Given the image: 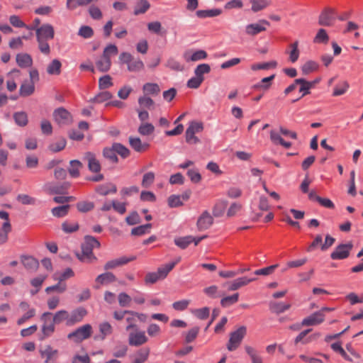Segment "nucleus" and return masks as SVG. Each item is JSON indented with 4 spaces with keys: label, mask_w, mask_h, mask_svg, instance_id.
<instances>
[{
    "label": "nucleus",
    "mask_w": 363,
    "mask_h": 363,
    "mask_svg": "<svg viewBox=\"0 0 363 363\" xmlns=\"http://www.w3.org/2000/svg\"><path fill=\"white\" fill-rule=\"evenodd\" d=\"M16 60L17 65L21 68L30 67L33 65V59L31 56L27 53L17 54Z\"/></svg>",
    "instance_id": "obj_22"
},
{
    "label": "nucleus",
    "mask_w": 363,
    "mask_h": 363,
    "mask_svg": "<svg viewBox=\"0 0 363 363\" xmlns=\"http://www.w3.org/2000/svg\"><path fill=\"white\" fill-rule=\"evenodd\" d=\"M324 319L325 316L322 311H318L305 318L302 320L301 325L310 326L319 325L324 321Z\"/></svg>",
    "instance_id": "obj_18"
},
{
    "label": "nucleus",
    "mask_w": 363,
    "mask_h": 363,
    "mask_svg": "<svg viewBox=\"0 0 363 363\" xmlns=\"http://www.w3.org/2000/svg\"><path fill=\"white\" fill-rule=\"evenodd\" d=\"M352 247L353 244L352 242L338 245L331 253L330 257L334 260L345 259L349 257Z\"/></svg>",
    "instance_id": "obj_7"
},
{
    "label": "nucleus",
    "mask_w": 363,
    "mask_h": 363,
    "mask_svg": "<svg viewBox=\"0 0 363 363\" xmlns=\"http://www.w3.org/2000/svg\"><path fill=\"white\" fill-rule=\"evenodd\" d=\"M69 167L68 172L71 177H78L79 176V169L82 167V164L80 161L74 160H71L69 162Z\"/></svg>",
    "instance_id": "obj_38"
},
{
    "label": "nucleus",
    "mask_w": 363,
    "mask_h": 363,
    "mask_svg": "<svg viewBox=\"0 0 363 363\" xmlns=\"http://www.w3.org/2000/svg\"><path fill=\"white\" fill-rule=\"evenodd\" d=\"M270 26V23L264 19H261L257 23H250L245 27V33L250 36H255L264 32Z\"/></svg>",
    "instance_id": "obj_8"
},
{
    "label": "nucleus",
    "mask_w": 363,
    "mask_h": 363,
    "mask_svg": "<svg viewBox=\"0 0 363 363\" xmlns=\"http://www.w3.org/2000/svg\"><path fill=\"white\" fill-rule=\"evenodd\" d=\"M83 160L87 162L88 168L91 172L98 173L101 171V164L94 153L91 152H85Z\"/></svg>",
    "instance_id": "obj_12"
},
{
    "label": "nucleus",
    "mask_w": 363,
    "mask_h": 363,
    "mask_svg": "<svg viewBox=\"0 0 363 363\" xmlns=\"http://www.w3.org/2000/svg\"><path fill=\"white\" fill-rule=\"evenodd\" d=\"M116 281V277L111 272H106L98 275L95 279L94 288L98 289L102 285L108 284Z\"/></svg>",
    "instance_id": "obj_16"
},
{
    "label": "nucleus",
    "mask_w": 363,
    "mask_h": 363,
    "mask_svg": "<svg viewBox=\"0 0 363 363\" xmlns=\"http://www.w3.org/2000/svg\"><path fill=\"white\" fill-rule=\"evenodd\" d=\"M99 332L101 335V340L105 339L108 335H110L113 333V328L108 322H103L99 325Z\"/></svg>",
    "instance_id": "obj_48"
},
{
    "label": "nucleus",
    "mask_w": 363,
    "mask_h": 363,
    "mask_svg": "<svg viewBox=\"0 0 363 363\" xmlns=\"http://www.w3.org/2000/svg\"><path fill=\"white\" fill-rule=\"evenodd\" d=\"M138 104L142 108H147L149 109L154 108L155 102L154 101L146 96H140L138 99Z\"/></svg>",
    "instance_id": "obj_61"
},
{
    "label": "nucleus",
    "mask_w": 363,
    "mask_h": 363,
    "mask_svg": "<svg viewBox=\"0 0 363 363\" xmlns=\"http://www.w3.org/2000/svg\"><path fill=\"white\" fill-rule=\"evenodd\" d=\"M211 71L210 65L208 64L199 65L194 69L195 75L199 77H203V74H208Z\"/></svg>",
    "instance_id": "obj_64"
},
{
    "label": "nucleus",
    "mask_w": 363,
    "mask_h": 363,
    "mask_svg": "<svg viewBox=\"0 0 363 363\" xmlns=\"http://www.w3.org/2000/svg\"><path fill=\"white\" fill-rule=\"evenodd\" d=\"M13 119L19 126H26L28 124V115L24 111L16 112L13 114Z\"/></svg>",
    "instance_id": "obj_44"
},
{
    "label": "nucleus",
    "mask_w": 363,
    "mask_h": 363,
    "mask_svg": "<svg viewBox=\"0 0 363 363\" xmlns=\"http://www.w3.org/2000/svg\"><path fill=\"white\" fill-rule=\"evenodd\" d=\"M245 350L250 357L252 363H263V360L259 352L255 348L250 345H245Z\"/></svg>",
    "instance_id": "obj_24"
},
{
    "label": "nucleus",
    "mask_w": 363,
    "mask_h": 363,
    "mask_svg": "<svg viewBox=\"0 0 363 363\" xmlns=\"http://www.w3.org/2000/svg\"><path fill=\"white\" fill-rule=\"evenodd\" d=\"M53 117L59 125L67 124L71 119L69 113L63 108L56 109L53 113Z\"/></svg>",
    "instance_id": "obj_19"
},
{
    "label": "nucleus",
    "mask_w": 363,
    "mask_h": 363,
    "mask_svg": "<svg viewBox=\"0 0 363 363\" xmlns=\"http://www.w3.org/2000/svg\"><path fill=\"white\" fill-rule=\"evenodd\" d=\"M11 231L10 222H4L0 228V244H4L8 240L9 233Z\"/></svg>",
    "instance_id": "obj_35"
},
{
    "label": "nucleus",
    "mask_w": 363,
    "mask_h": 363,
    "mask_svg": "<svg viewBox=\"0 0 363 363\" xmlns=\"http://www.w3.org/2000/svg\"><path fill=\"white\" fill-rule=\"evenodd\" d=\"M93 330L90 324H85L67 335V338L79 343L91 337Z\"/></svg>",
    "instance_id": "obj_4"
},
{
    "label": "nucleus",
    "mask_w": 363,
    "mask_h": 363,
    "mask_svg": "<svg viewBox=\"0 0 363 363\" xmlns=\"http://www.w3.org/2000/svg\"><path fill=\"white\" fill-rule=\"evenodd\" d=\"M207 56V52L203 50H196L195 52H193L191 50H188L183 53V58L187 62L204 60Z\"/></svg>",
    "instance_id": "obj_17"
},
{
    "label": "nucleus",
    "mask_w": 363,
    "mask_h": 363,
    "mask_svg": "<svg viewBox=\"0 0 363 363\" xmlns=\"http://www.w3.org/2000/svg\"><path fill=\"white\" fill-rule=\"evenodd\" d=\"M213 217L208 211H204L197 220V227L199 230L208 229L213 223Z\"/></svg>",
    "instance_id": "obj_21"
},
{
    "label": "nucleus",
    "mask_w": 363,
    "mask_h": 363,
    "mask_svg": "<svg viewBox=\"0 0 363 363\" xmlns=\"http://www.w3.org/2000/svg\"><path fill=\"white\" fill-rule=\"evenodd\" d=\"M193 236L188 235L180 237L174 240V243L177 246L182 249L186 248L191 242H193Z\"/></svg>",
    "instance_id": "obj_46"
},
{
    "label": "nucleus",
    "mask_w": 363,
    "mask_h": 363,
    "mask_svg": "<svg viewBox=\"0 0 363 363\" xmlns=\"http://www.w3.org/2000/svg\"><path fill=\"white\" fill-rule=\"evenodd\" d=\"M277 65V62L276 61H271L264 63H257L252 65L251 69L253 71H257L259 69H269L270 68H275Z\"/></svg>",
    "instance_id": "obj_52"
},
{
    "label": "nucleus",
    "mask_w": 363,
    "mask_h": 363,
    "mask_svg": "<svg viewBox=\"0 0 363 363\" xmlns=\"http://www.w3.org/2000/svg\"><path fill=\"white\" fill-rule=\"evenodd\" d=\"M37 40H52L54 38L55 31L52 26L50 24H43L35 30Z\"/></svg>",
    "instance_id": "obj_10"
},
{
    "label": "nucleus",
    "mask_w": 363,
    "mask_h": 363,
    "mask_svg": "<svg viewBox=\"0 0 363 363\" xmlns=\"http://www.w3.org/2000/svg\"><path fill=\"white\" fill-rule=\"evenodd\" d=\"M74 276V272L71 268H67L64 272H55L53 274V279L54 280L58 281L59 282H62L65 281L66 279H68L69 278H72Z\"/></svg>",
    "instance_id": "obj_31"
},
{
    "label": "nucleus",
    "mask_w": 363,
    "mask_h": 363,
    "mask_svg": "<svg viewBox=\"0 0 363 363\" xmlns=\"http://www.w3.org/2000/svg\"><path fill=\"white\" fill-rule=\"evenodd\" d=\"M291 305L282 302H273L270 303V309L276 313H283L289 309Z\"/></svg>",
    "instance_id": "obj_41"
},
{
    "label": "nucleus",
    "mask_w": 363,
    "mask_h": 363,
    "mask_svg": "<svg viewBox=\"0 0 363 363\" xmlns=\"http://www.w3.org/2000/svg\"><path fill=\"white\" fill-rule=\"evenodd\" d=\"M252 5L251 9L253 12L260 11L268 7L271 2L269 0H250Z\"/></svg>",
    "instance_id": "obj_33"
},
{
    "label": "nucleus",
    "mask_w": 363,
    "mask_h": 363,
    "mask_svg": "<svg viewBox=\"0 0 363 363\" xmlns=\"http://www.w3.org/2000/svg\"><path fill=\"white\" fill-rule=\"evenodd\" d=\"M289 47L290 50L286 51V52L289 55V60L291 62L294 63L298 60L300 55V51L298 50V41L296 40L293 43L290 44Z\"/></svg>",
    "instance_id": "obj_27"
},
{
    "label": "nucleus",
    "mask_w": 363,
    "mask_h": 363,
    "mask_svg": "<svg viewBox=\"0 0 363 363\" xmlns=\"http://www.w3.org/2000/svg\"><path fill=\"white\" fill-rule=\"evenodd\" d=\"M40 354L42 358L45 359V363H55L58 351L50 345H46L40 350Z\"/></svg>",
    "instance_id": "obj_14"
},
{
    "label": "nucleus",
    "mask_w": 363,
    "mask_h": 363,
    "mask_svg": "<svg viewBox=\"0 0 363 363\" xmlns=\"http://www.w3.org/2000/svg\"><path fill=\"white\" fill-rule=\"evenodd\" d=\"M150 349L144 347L139 350L134 356L133 363H144L148 358Z\"/></svg>",
    "instance_id": "obj_32"
},
{
    "label": "nucleus",
    "mask_w": 363,
    "mask_h": 363,
    "mask_svg": "<svg viewBox=\"0 0 363 363\" xmlns=\"http://www.w3.org/2000/svg\"><path fill=\"white\" fill-rule=\"evenodd\" d=\"M152 228L151 223L142 225L131 230V235L134 236H141L150 232Z\"/></svg>",
    "instance_id": "obj_43"
},
{
    "label": "nucleus",
    "mask_w": 363,
    "mask_h": 363,
    "mask_svg": "<svg viewBox=\"0 0 363 363\" xmlns=\"http://www.w3.org/2000/svg\"><path fill=\"white\" fill-rule=\"evenodd\" d=\"M66 146V140L64 138H60L57 141L51 143L48 148L53 152H57L62 150Z\"/></svg>",
    "instance_id": "obj_55"
},
{
    "label": "nucleus",
    "mask_w": 363,
    "mask_h": 363,
    "mask_svg": "<svg viewBox=\"0 0 363 363\" xmlns=\"http://www.w3.org/2000/svg\"><path fill=\"white\" fill-rule=\"evenodd\" d=\"M21 262L28 270L35 271L38 268V261L31 256H22Z\"/></svg>",
    "instance_id": "obj_25"
},
{
    "label": "nucleus",
    "mask_w": 363,
    "mask_h": 363,
    "mask_svg": "<svg viewBox=\"0 0 363 363\" xmlns=\"http://www.w3.org/2000/svg\"><path fill=\"white\" fill-rule=\"evenodd\" d=\"M335 10L328 7L324 9L318 17V24L322 26H332L335 20Z\"/></svg>",
    "instance_id": "obj_9"
},
{
    "label": "nucleus",
    "mask_w": 363,
    "mask_h": 363,
    "mask_svg": "<svg viewBox=\"0 0 363 363\" xmlns=\"http://www.w3.org/2000/svg\"><path fill=\"white\" fill-rule=\"evenodd\" d=\"M103 155L104 157L108 159L112 162H118V157L116 156V152L113 148V145H112L111 147L104 148L103 150Z\"/></svg>",
    "instance_id": "obj_59"
},
{
    "label": "nucleus",
    "mask_w": 363,
    "mask_h": 363,
    "mask_svg": "<svg viewBox=\"0 0 363 363\" xmlns=\"http://www.w3.org/2000/svg\"><path fill=\"white\" fill-rule=\"evenodd\" d=\"M69 319V312L66 310H60L57 311L52 316V321L55 324H60L63 321H66L67 325Z\"/></svg>",
    "instance_id": "obj_34"
},
{
    "label": "nucleus",
    "mask_w": 363,
    "mask_h": 363,
    "mask_svg": "<svg viewBox=\"0 0 363 363\" xmlns=\"http://www.w3.org/2000/svg\"><path fill=\"white\" fill-rule=\"evenodd\" d=\"M301 69L303 74H308L318 69V64L315 61L308 60L301 66Z\"/></svg>",
    "instance_id": "obj_42"
},
{
    "label": "nucleus",
    "mask_w": 363,
    "mask_h": 363,
    "mask_svg": "<svg viewBox=\"0 0 363 363\" xmlns=\"http://www.w3.org/2000/svg\"><path fill=\"white\" fill-rule=\"evenodd\" d=\"M129 143L131 147L138 152L145 150L149 146L147 143H143L139 138L130 137Z\"/></svg>",
    "instance_id": "obj_28"
},
{
    "label": "nucleus",
    "mask_w": 363,
    "mask_h": 363,
    "mask_svg": "<svg viewBox=\"0 0 363 363\" xmlns=\"http://www.w3.org/2000/svg\"><path fill=\"white\" fill-rule=\"evenodd\" d=\"M155 174L152 172H148L144 174L141 182V185L144 188H149L155 182Z\"/></svg>",
    "instance_id": "obj_50"
},
{
    "label": "nucleus",
    "mask_w": 363,
    "mask_h": 363,
    "mask_svg": "<svg viewBox=\"0 0 363 363\" xmlns=\"http://www.w3.org/2000/svg\"><path fill=\"white\" fill-rule=\"evenodd\" d=\"M118 50L116 45L113 44L108 45L104 50L102 56L96 61V66L99 71L101 72H108L111 66V57L116 55Z\"/></svg>",
    "instance_id": "obj_2"
},
{
    "label": "nucleus",
    "mask_w": 363,
    "mask_h": 363,
    "mask_svg": "<svg viewBox=\"0 0 363 363\" xmlns=\"http://www.w3.org/2000/svg\"><path fill=\"white\" fill-rule=\"evenodd\" d=\"M311 331V329H307L306 330L302 331L299 333V335L296 337L295 339V343L297 344L299 342H303L304 344H307L312 341L313 340L316 339L318 337L320 336L319 334H313L308 337V338L304 340V337L306 336V335Z\"/></svg>",
    "instance_id": "obj_37"
},
{
    "label": "nucleus",
    "mask_w": 363,
    "mask_h": 363,
    "mask_svg": "<svg viewBox=\"0 0 363 363\" xmlns=\"http://www.w3.org/2000/svg\"><path fill=\"white\" fill-rule=\"evenodd\" d=\"M135 259H136L135 256L121 257L119 258L111 259L106 262L104 266V269L106 271L113 269L117 267L123 266L130 262L134 261Z\"/></svg>",
    "instance_id": "obj_11"
},
{
    "label": "nucleus",
    "mask_w": 363,
    "mask_h": 363,
    "mask_svg": "<svg viewBox=\"0 0 363 363\" xmlns=\"http://www.w3.org/2000/svg\"><path fill=\"white\" fill-rule=\"evenodd\" d=\"M113 148L116 153L120 155L123 158H126L130 155V150L121 143H113Z\"/></svg>",
    "instance_id": "obj_62"
},
{
    "label": "nucleus",
    "mask_w": 363,
    "mask_h": 363,
    "mask_svg": "<svg viewBox=\"0 0 363 363\" xmlns=\"http://www.w3.org/2000/svg\"><path fill=\"white\" fill-rule=\"evenodd\" d=\"M52 315V314L50 312H45L40 316V320L43 322L41 328L42 334L39 337L40 340L50 337L55 332V324L52 320H50Z\"/></svg>",
    "instance_id": "obj_6"
},
{
    "label": "nucleus",
    "mask_w": 363,
    "mask_h": 363,
    "mask_svg": "<svg viewBox=\"0 0 363 363\" xmlns=\"http://www.w3.org/2000/svg\"><path fill=\"white\" fill-rule=\"evenodd\" d=\"M147 340L144 331H136L129 334L128 343L131 346H140L146 343Z\"/></svg>",
    "instance_id": "obj_15"
},
{
    "label": "nucleus",
    "mask_w": 363,
    "mask_h": 363,
    "mask_svg": "<svg viewBox=\"0 0 363 363\" xmlns=\"http://www.w3.org/2000/svg\"><path fill=\"white\" fill-rule=\"evenodd\" d=\"M203 130V123L196 121L190 122L185 133L186 143L191 145L199 143L200 140L195 136V134L201 132Z\"/></svg>",
    "instance_id": "obj_5"
},
{
    "label": "nucleus",
    "mask_w": 363,
    "mask_h": 363,
    "mask_svg": "<svg viewBox=\"0 0 363 363\" xmlns=\"http://www.w3.org/2000/svg\"><path fill=\"white\" fill-rule=\"evenodd\" d=\"M329 40V36L326 32V30L323 28H320L318 30L317 34L315 35L313 43H328Z\"/></svg>",
    "instance_id": "obj_49"
},
{
    "label": "nucleus",
    "mask_w": 363,
    "mask_h": 363,
    "mask_svg": "<svg viewBox=\"0 0 363 363\" xmlns=\"http://www.w3.org/2000/svg\"><path fill=\"white\" fill-rule=\"evenodd\" d=\"M246 333L247 328L243 325L239 327L235 331L230 333L229 340L226 345L228 350L230 352L236 350L240 347Z\"/></svg>",
    "instance_id": "obj_3"
},
{
    "label": "nucleus",
    "mask_w": 363,
    "mask_h": 363,
    "mask_svg": "<svg viewBox=\"0 0 363 363\" xmlns=\"http://www.w3.org/2000/svg\"><path fill=\"white\" fill-rule=\"evenodd\" d=\"M145 95H157L160 92V88L156 83H146L143 86Z\"/></svg>",
    "instance_id": "obj_36"
},
{
    "label": "nucleus",
    "mask_w": 363,
    "mask_h": 363,
    "mask_svg": "<svg viewBox=\"0 0 363 363\" xmlns=\"http://www.w3.org/2000/svg\"><path fill=\"white\" fill-rule=\"evenodd\" d=\"M100 242L93 236L86 235L82 245V252L77 253V258L82 262L93 263L97 258L93 253V249L99 248Z\"/></svg>",
    "instance_id": "obj_1"
},
{
    "label": "nucleus",
    "mask_w": 363,
    "mask_h": 363,
    "mask_svg": "<svg viewBox=\"0 0 363 363\" xmlns=\"http://www.w3.org/2000/svg\"><path fill=\"white\" fill-rule=\"evenodd\" d=\"M275 78V74L263 78L259 83L255 84V87L258 89L267 90L271 86L272 81Z\"/></svg>",
    "instance_id": "obj_54"
},
{
    "label": "nucleus",
    "mask_w": 363,
    "mask_h": 363,
    "mask_svg": "<svg viewBox=\"0 0 363 363\" xmlns=\"http://www.w3.org/2000/svg\"><path fill=\"white\" fill-rule=\"evenodd\" d=\"M35 84L30 82H24L20 86L19 94L21 96H28L33 94Z\"/></svg>",
    "instance_id": "obj_29"
},
{
    "label": "nucleus",
    "mask_w": 363,
    "mask_h": 363,
    "mask_svg": "<svg viewBox=\"0 0 363 363\" xmlns=\"http://www.w3.org/2000/svg\"><path fill=\"white\" fill-rule=\"evenodd\" d=\"M296 83L299 84V91L302 93V96L310 94V89H312V85L308 81L303 78L296 79Z\"/></svg>",
    "instance_id": "obj_40"
},
{
    "label": "nucleus",
    "mask_w": 363,
    "mask_h": 363,
    "mask_svg": "<svg viewBox=\"0 0 363 363\" xmlns=\"http://www.w3.org/2000/svg\"><path fill=\"white\" fill-rule=\"evenodd\" d=\"M69 208L70 206L68 204L53 208L52 209V214L57 218L64 217L68 213Z\"/></svg>",
    "instance_id": "obj_51"
},
{
    "label": "nucleus",
    "mask_w": 363,
    "mask_h": 363,
    "mask_svg": "<svg viewBox=\"0 0 363 363\" xmlns=\"http://www.w3.org/2000/svg\"><path fill=\"white\" fill-rule=\"evenodd\" d=\"M10 23L16 28H26L28 30H33L35 29L34 27H30L27 25H26L18 16L13 15L11 16L9 18Z\"/></svg>",
    "instance_id": "obj_56"
},
{
    "label": "nucleus",
    "mask_w": 363,
    "mask_h": 363,
    "mask_svg": "<svg viewBox=\"0 0 363 363\" xmlns=\"http://www.w3.org/2000/svg\"><path fill=\"white\" fill-rule=\"evenodd\" d=\"M86 314L87 311L83 307H79L73 310L70 313H69L67 326H72L78 323H80L86 315Z\"/></svg>",
    "instance_id": "obj_13"
},
{
    "label": "nucleus",
    "mask_w": 363,
    "mask_h": 363,
    "mask_svg": "<svg viewBox=\"0 0 363 363\" xmlns=\"http://www.w3.org/2000/svg\"><path fill=\"white\" fill-rule=\"evenodd\" d=\"M150 7V4L147 0H138L134 8V14L139 15L145 13Z\"/></svg>",
    "instance_id": "obj_39"
},
{
    "label": "nucleus",
    "mask_w": 363,
    "mask_h": 363,
    "mask_svg": "<svg viewBox=\"0 0 363 363\" xmlns=\"http://www.w3.org/2000/svg\"><path fill=\"white\" fill-rule=\"evenodd\" d=\"M166 66L174 70V71H177V72H182L184 70V65H182L179 61H177L176 59L174 58H169L167 61V64H166Z\"/></svg>",
    "instance_id": "obj_60"
},
{
    "label": "nucleus",
    "mask_w": 363,
    "mask_h": 363,
    "mask_svg": "<svg viewBox=\"0 0 363 363\" xmlns=\"http://www.w3.org/2000/svg\"><path fill=\"white\" fill-rule=\"evenodd\" d=\"M228 202L226 201H219L217 202L213 209V214L216 217L222 216L227 207Z\"/></svg>",
    "instance_id": "obj_53"
},
{
    "label": "nucleus",
    "mask_w": 363,
    "mask_h": 363,
    "mask_svg": "<svg viewBox=\"0 0 363 363\" xmlns=\"http://www.w3.org/2000/svg\"><path fill=\"white\" fill-rule=\"evenodd\" d=\"M257 279V278H247L246 277H242L238 278L228 284V289L229 291H236L240 288L247 285L252 281H254Z\"/></svg>",
    "instance_id": "obj_20"
},
{
    "label": "nucleus",
    "mask_w": 363,
    "mask_h": 363,
    "mask_svg": "<svg viewBox=\"0 0 363 363\" xmlns=\"http://www.w3.org/2000/svg\"><path fill=\"white\" fill-rule=\"evenodd\" d=\"M96 192L102 196H106L109 194H115L117 191V188L113 184H106L99 186Z\"/></svg>",
    "instance_id": "obj_30"
},
{
    "label": "nucleus",
    "mask_w": 363,
    "mask_h": 363,
    "mask_svg": "<svg viewBox=\"0 0 363 363\" xmlns=\"http://www.w3.org/2000/svg\"><path fill=\"white\" fill-rule=\"evenodd\" d=\"M77 210L81 213L91 211L94 208V203L92 201H81L76 204Z\"/></svg>",
    "instance_id": "obj_47"
},
{
    "label": "nucleus",
    "mask_w": 363,
    "mask_h": 363,
    "mask_svg": "<svg viewBox=\"0 0 363 363\" xmlns=\"http://www.w3.org/2000/svg\"><path fill=\"white\" fill-rule=\"evenodd\" d=\"M62 63L58 59H53L47 65L46 72L50 75H59L61 73Z\"/></svg>",
    "instance_id": "obj_23"
},
{
    "label": "nucleus",
    "mask_w": 363,
    "mask_h": 363,
    "mask_svg": "<svg viewBox=\"0 0 363 363\" xmlns=\"http://www.w3.org/2000/svg\"><path fill=\"white\" fill-rule=\"evenodd\" d=\"M113 86L112 78L109 75H104L99 79L100 89H106Z\"/></svg>",
    "instance_id": "obj_63"
},
{
    "label": "nucleus",
    "mask_w": 363,
    "mask_h": 363,
    "mask_svg": "<svg viewBox=\"0 0 363 363\" xmlns=\"http://www.w3.org/2000/svg\"><path fill=\"white\" fill-rule=\"evenodd\" d=\"M222 10L220 9H213L208 10H199L196 12V15L199 18H212L220 16Z\"/></svg>",
    "instance_id": "obj_26"
},
{
    "label": "nucleus",
    "mask_w": 363,
    "mask_h": 363,
    "mask_svg": "<svg viewBox=\"0 0 363 363\" xmlns=\"http://www.w3.org/2000/svg\"><path fill=\"white\" fill-rule=\"evenodd\" d=\"M239 294L236 293L231 296L223 297L220 300V305L224 308H228L238 301Z\"/></svg>",
    "instance_id": "obj_45"
},
{
    "label": "nucleus",
    "mask_w": 363,
    "mask_h": 363,
    "mask_svg": "<svg viewBox=\"0 0 363 363\" xmlns=\"http://www.w3.org/2000/svg\"><path fill=\"white\" fill-rule=\"evenodd\" d=\"M348 89L349 84L346 81L342 82L341 83L335 86V87L334 88L333 95L334 96L343 95L347 91Z\"/></svg>",
    "instance_id": "obj_57"
},
{
    "label": "nucleus",
    "mask_w": 363,
    "mask_h": 363,
    "mask_svg": "<svg viewBox=\"0 0 363 363\" xmlns=\"http://www.w3.org/2000/svg\"><path fill=\"white\" fill-rule=\"evenodd\" d=\"M155 130V127L149 123H143L138 128V133L142 135H149Z\"/></svg>",
    "instance_id": "obj_58"
}]
</instances>
